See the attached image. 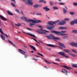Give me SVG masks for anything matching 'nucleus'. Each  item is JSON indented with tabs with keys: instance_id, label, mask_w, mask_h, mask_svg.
<instances>
[{
	"instance_id": "nucleus-1",
	"label": "nucleus",
	"mask_w": 77,
	"mask_h": 77,
	"mask_svg": "<svg viewBox=\"0 0 77 77\" xmlns=\"http://www.w3.org/2000/svg\"><path fill=\"white\" fill-rule=\"evenodd\" d=\"M59 21V20H57L55 22H53L51 21H49L48 23V25H46V28L48 29H49V30H51L54 27V26H53V24H55L56 23H58Z\"/></svg>"
},
{
	"instance_id": "nucleus-2",
	"label": "nucleus",
	"mask_w": 77,
	"mask_h": 77,
	"mask_svg": "<svg viewBox=\"0 0 77 77\" xmlns=\"http://www.w3.org/2000/svg\"><path fill=\"white\" fill-rule=\"evenodd\" d=\"M51 33H55L56 35H61V36H63V38L64 39H67V37H68V34H63V33H60V32H57L55 31H51Z\"/></svg>"
},
{
	"instance_id": "nucleus-3",
	"label": "nucleus",
	"mask_w": 77,
	"mask_h": 77,
	"mask_svg": "<svg viewBox=\"0 0 77 77\" xmlns=\"http://www.w3.org/2000/svg\"><path fill=\"white\" fill-rule=\"evenodd\" d=\"M48 39H54L55 40H58L60 39L59 38L55 37L53 34H50L49 35L46 36Z\"/></svg>"
},
{
	"instance_id": "nucleus-4",
	"label": "nucleus",
	"mask_w": 77,
	"mask_h": 77,
	"mask_svg": "<svg viewBox=\"0 0 77 77\" xmlns=\"http://www.w3.org/2000/svg\"><path fill=\"white\" fill-rule=\"evenodd\" d=\"M31 22L32 23H30L29 24V26L30 27H32V26H34L35 23H41V21L39 20L35 21L34 20H31Z\"/></svg>"
},
{
	"instance_id": "nucleus-5",
	"label": "nucleus",
	"mask_w": 77,
	"mask_h": 77,
	"mask_svg": "<svg viewBox=\"0 0 77 77\" xmlns=\"http://www.w3.org/2000/svg\"><path fill=\"white\" fill-rule=\"evenodd\" d=\"M25 3L27 5L28 4L29 5H33V2H32L31 0H23Z\"/></svg>"
},
{
	"instance_id": "nucleus-6",
	"label": "nucleus",
	"mask_w": 77,
	"mask_h": 77,
	"mask_svg": "<svg viewBox=\"0 0 77 77\" xmlns=\"http://www.w3.org/2000/svg\"><path fill=\"white\" fill-rule=\"evenodd\" d=\"M21 20H24L26 22L29 23L31 22L32 19H27V18L25 17H21Z\"/></svg>"
},
{
	"instance_id": "nucleus-7",
	"label": "nucleus",
	"mask_w": 77,
	"mask_h": 77,
	"mask_svg": "<svg viewBox=\"0 0 77 77\" xmlns=\"http://www.w3.org/2000/svg\"><path fill=\"white\" fill-rule=\"evenodd\" d=\"M37 32H38V33H39V34H43V35L47 34L46 32H44V30L42 29H38Z\"/></svg>"
},
{
	"instance_id": "nucleus-8",
	"label": "nucleus",
	"mask_w": 77,
	"mask_h": 77,
	"mask_svg": "<svg viewBox=\"0 0 77 77\" xmlns=\"http://www.w3.org/2000/svg\"><path fill=\"white\" fill-rule=\"evenodd\" d=\"M58 54H60V55H62L64 57H65L66 58H68V56H67L65 55V53L63 52H58Z\"/></svg>"
},
{
	"instance_id": "nucleus-9",
	"label": "nucleus",
	"mask_w": 77,
	"mask_h": 77,
	"mask_svg": "<svg viewBox=\"0 0 77 77\" xmlns=\"http://www.w3.org/2000/svg\"><path fill=\"white\" fill-rule=\"evenodd\" d=\"M18 52H19V53H21V54H23V55H26V53L25 52L23 51V50L21 49H18Z\"/></svg>"
},
{
	"instance_id": "nucleus-10",
	"label": "nucleus",
	"mask_w": 77,
	"mask_h": 77,
	"mask_svg": "<svg viewBox=\"0 0 77 77\" xmlns=\"http://www.w3.org/2000/svg\"><path fill=\"white\" fill-rule=\"evenodd\" d=\"M66 23V22L64 20H62L60 22H59L58 23L59 25H61V26H62L63 25H64Z\"/></svg>"
},
{
	"instance_id": "nucleus-11",
	"label": "nucleus",
	"mask_w": 77,
	"mask_h": 77,
	"mask_svg": "<svg viewBox=\"0 0 77 77\" xmlns=\"http://www.w3.org/2000/svg\"><path fill=\"white\" fill-rule=\"evenodd\" d=\"M70 45H71V46H73V47H75L77 48V42L75 43L73 42H72L71 43H70Z\"/></svg>"
},
{
	"instance_id": "nucleus-12",
	"label": "nucleus",
	"mask_w": 77,
	"mask_h": 77,
	"mask_svg": "<svg viewBox=\"0 0 77 77\" xmlns=\"http://www.w3.org/2000/svg\"><path fill=\"white\" fill-rule=\"evenodd\" d=\"M59 45L60 46H61V47H60V48H61V49H62V50H63V48H65V46L63 44L61 43H59Z\"/></svg>"
},
{
	"instance_id": "nucleus-13",
	"label": "nucleus",
	"mask_w": 77,
	"mask_h": 77,
	"mask_svg": "<svg viewBox=\"0 0 77 77\" xmlns=\"http://www.w3.org/2000/svg\"><path fill=\"white\" fill-rule=\"evenodd\" d=\"M0 18H1V20H3L5 21H6V20H8L7 19H6V18L4 17H3L1 15H0Z\"/></svg>"
},
{
	"instance_id": "nucleus-14",
	"label": "nucleus",
	"mask_w": 77,
	"mask_h": 77,
	"mask_svg": "<svg viewBox=\"0 0 77 77\" xmlns=\"http://www.w3.org/2000/svg\"><path fill=\"white\" fill-rule=\"evenodd\" d=\"M61 72H63V73H65L66 75H68V71L64 69H62Z\"/></svg>"
},
{
	"instance_id": "nucleus-15",
	"label": "nucleus",
	"mask_w": 77,
	"mask_h": 77,
	"mask_svg": "<svg viewBox=\"0 0 77 77\" xmlns=\"http://www.w3.org/2000/svg\"><path fill=\"white\" fill-rule=\"evenodd\" d=\"M43 9H44V10H45V11L46 12H47V11H50V9L49 8H48V6H46L45 7H44L43 8Z\"/></svg>"
},
{
	"instance_id": "nucleus-16",
	"label": "nucleus",
	"mask_w": 77,
	"mask_h": 77,
	"mask_svg": "<svg viewBox=\"0 0 77 77\" xmlns=\"http://www.w3.org/2000/svg\"><path fill=\"white\" fill-rule=\"evenodd\" d=\"M23 33H25V34H27V35H29L30 36H32V37H34V38H36V37L35 35H33L32 34H29L28 33H26L25 32H23Z\"/></svg>"
},
{
	"instance_id": "nucleus-17",
	"label": "nucleus",
	"mask_w": 77,
	"mask_h": 77,
	"mask_svg": "<svg viewBox=\"0 0 77 77\" xmlns=\"http://www.w3.org/2000/svg\"><path fill=\"white\" fill-rule=\"evenodd\" d=\"M59 29L60 30H65V29H67V28L65 27L60 26L59 27Z\"/></svg>"
},
{
	"instance_id": "nucleus-18",
	"label": "nucleus",
	"mask_w": 77,
	"mask_h": 77,
	"mask_svg": "<svg viewBox=\"0 0 77 77\" xmlns=\"http://www.w3.org/2000/svg\"><path fill=\"white\" fill-rule=\"evenodd\" d=\"M0 32H1L2 34V35H4V36H6L7 38H8V35H7V34H4V33H3V31H2V30H1V29L0 30Z\"/></svg>"
},
{
	"instance_id": "nucleus-19",
	"label": "nucleus",
	"mask_w": 77,
	"mask_h": 77,
	"mask_svg": "<svg viewBox=\"0 0 77 77\" xmlns=\"http://www.w3.org/2000/svg\"><path fill=\"white\" fill-rule=\"evenodd\" d=\"M63 67L65 68H66V69H72V68L69 67L68 66L65 65L63 66Z\"/></svg>"
},
{
	"instance_id": "nucleus-20",
	"label": "nucleus",
	"mask_w": 77,
	"mask_h": 77,
	"mask_svg": "<svg viewBox=\"0 0 77 77\" xmlns=\"http://www.w3.org/2000/svg\"><path fill=\"white\" fill-rule=\"evenodd\" d=\"M48 46H49V47H57V46H56L55 45H51V44H47Z\"/></svg>"
},
{
	"instance_id": "nucleus-21",
	"label": "nucleus",
	"mask_w": 77,
	"mask_h": 77,
	"mask_svg": "<svg viewBox=\"0 0 77 77\" xmlns=\"http://www.w3.org/2000/svg\"><path fill=\"white\" fill-rule=\"evenodd\" d=\"M29 46H30V47H31V48H32V49H33V50H34V51H36V48H35V47H34L31 45H29Z\"/></svg>"
},
{
	"instance_id": "nucleus-22",
	"label": "nucleus",
	"mask_w": 77,
	"mask_h": 77,
	"mask_svg": "<svg viewBox=\"0 0 77 77\" xmlns=\"http://www.w3.org/2000/svg\"><path fill=\"white\" fill-rule=\"evenodd\" d=\"M39 3H44L45 4L46 3V2L44 0H41L38 1Z\"/></svg>"
},
{
	"instance_id": "nucleus-23",
	"label": "nucleus",
	"mask_w": 77,
	"mask_h": 77,
	"mask_svg": "<svg viewBox=\"0 0 77 77\" xmlns=\"http://www.w3.org/2000/svg\"><path fill=\"white\" fill-rule=\"evenodd\" d=\"M64 51L65 53H69L70 51L68 49H65L64 50Z\"/></svg>"
},
{
	"instance_id": "nucleus-24",
	"label": "nucleus",
	"mask_w": 77,
	"mask_h": 77,
	"mask_svg": "<svg viewBox=\"0 0 77 77\" xmlns=\"http://www.w3.org/2000/svg\"><path fill=\"white\" fill-rule=\"evenodd\" d=\"M63 14H66L67 12V10L65 8H63Z\"/></svg>"
},
{
	"instance_id": "nucleus-25",
	"label": "nucleus",
	"mask_w": 77,
	"mask_h": 77,
	"mask_svg": "<svg viewBox=\"0 0 77 77\" xmlns=\"http://www.w3.org/2000/svg\"><path fill=\"white\" fill-rule=\"evenodd\" d=\"M8 14L10 15H13V14L10 11H7Z\"/></svg>"
},
{
	"instance_id": "nucleus-26",
	"label": "nucleus",
	"mask_w": 77,
	"mask_h": 77,
	"mask_svg": "<svg viewBox=\"0 0 77 77\" xmlns=\"http://www.w3.org/2000/svg\"><path fill=\"white\" fill-rule=\"evenodd\" d=\"M72 67H73L74 68H77V65L73 64L72 65Z\"/></svg>"
},
{
	"instance_id": "nucleus-27",
	"label": "nucleus",
	"mask_w": 77,
	"mask_h": 77,
	"mask_svg": "<svg viewBox=\"0 0 77 77\" xmlns=\"http://www.w3.org/2000/svg\"><path fill=\"white\" fill-rule=\"evenodd\" d=\"M8 41L9 42V43H10V44H12V45H13V46H14V47H15V45L14 44H13V43L12 42H11V41H10V40H8Z\"/></svg>"
},
{
	"instance_id": "nucleus-28",
	"label": "nucleus",
	"mask_w": 77,
	"mask_h": 77,
	"mask_svg": "<svg viewBox=\"0 0 77 77\" xmlns=\"http://www.w3.org/2000/svg\"><path fill=\"white\" fill-rule=\"evenodd\" d=\"M1 37L3 40H5V37L4 36H3V35H1Z\"/></svg>"
},
{
	"instance_id": "nucleus-29",
	"label": "nucleus",
	"mask_w": 77,
	"mask_h": 77,
	"mask_svg": "<svg viewBox=\"0 0 77 77\" xmlns=\"http://www.w3.org/2000/svg\"><path fill=\"white\" fill-rule=\"evenodd\" d=\"M72 33H77V31L76 30H72Z\"/></svg>"
},
{
	"instance_id": "nucleus-30",
	"label": "nucleus",
	"mask_w": 77,
	"mask_h": 77,
	"mask_svg": "<svg viewBox=\"0 0 77 77\" xmlns=\"http://www.w3.org/2000/svg\"><path fill=\"white\" fill-rule=\"evenodd\" d=\"M33 8H37L38 7V4H36L33 6Z\"/></svg>"
},
{
	"instance_id": "nucleus-31",
	"label": "nucleus",
	"mask_w": 77,
	"mask_h": 77,
	"mask_svg": "<svg viewBox=\"0 0 77 77\" xmlns=\"http://www.w3.org/2000/svg\"><path fill=\"white\" fill-rule=\"evenodd\" d=\"M69 54V55H70V56H72V57H75V54H73L72 53H70Z\"/></svg>"
},
{
	"instance_id": "nucleus-32",
	"label": "nucleus",
	"mask_w": 77,
	"mask_h": 77,
	"mask_svg": "<svg viewBox=\"0 0 77 77\" xmlns=\"http://www.w3.org/2000/svg\"><path fill=\"white\" fill-rule=\"evenodd\" d=\"M15 26H17L18 27L21 26V24L20 23H18L17 24H15Z\"/></svg>"
},
{
	"instance_id": "nucleus-33",
	"label": "nucleus",
	"mask_w": 77,
	"mask_h": 77,
	"mask_svg": "<svg viewBox=\"0 0 77 77\" xmlns=\"http://www.w3.org/2000/svg\"><path fill=\"white\" fill-rule=\"evenodd\" d=\"M53 9L54 10H57V9H58V8L57 7H53Z\"/></svg>"
},
{
	"instance_id": "nucleus-34",
	"label": "nucleus",
	"mask_w": 77,
	"mask_h": 77,
	"mask_svg": "<svg viewBox=\"0 0 77 77\" xmlns=\"http://www.w3.org/2000/svg\"><path fill=\"white\" fill-rule=\"evenodd\" d=\"M56 61H57L58 62H60V60L59 59V58H58L55 59Z\"/></svg>"
},
{
	"instance_id": "nucleus-35",
	"label": "nucleus",
	"mask_w": 77,
	"mask_h": 77,
	"mask_svg": "<svg viewBox=\"0 0 77 77\" xmlns=\"http://www.w3.org/2000/svg\"><path fill=\"white\" fill-rule=\"evenodd\" d=\"M45 61H46V62H45V63H47L48 64H50V63H51L47 61V60H45Z\"/></svg>"
},
{
	"instance_id": "nucleus-36",
	"label": "nucleus",
	"mask_w": 77,
	"mask_h": 77,
	"mask_svg": "<svg viewBox=\"0 0 77 77\" xmlns=\"http://www.w3.org/2000/svg\"><path fill=\"white\" fill-rule=\"evenodd\" d=\"M70 24L71 25H74V21H72L70 22Z\"/></svg>"
},
{
	"instance_id": "nucleus-37",
	"label": "nucleus",
	"mask_w": 77,
	"mask_h": 77,
	"mask_svg": "<svg viewBox=\"0 0 77 77\" xmlns=\"http://www.w3.org/2000/svg\"><path fill=\"white\" fill-rule=\"evenodd\" d=\"M15 11H16V12H17L18 13V14H20V12H19V10L17 9H15Z\"/></svg>"
},
{
	"instance_id": "nucleus-38",
	"label": "nucleus",
	"mask_w": 77,
	"mask_h": 77,
	"mask_svg": "<svg viewBox=\"0 0 77 77\" xmlns=\"http://www.w3.org/2000/svg\"><path fill=\"white\" fill-rule=\"evenodd\" d=\"M70 14H71V15H74L75 14L74 12H70Z\"/></svg>"
},
{
	"instance_id": "nucleus-39",
	"label": "nucleus",
	"mask_w": 77,
	"mask_h": 77,
	"mask_svg": "<svg viewBox=\"0 0 77 77\" xmlns=\"http://www.w3.org/2000/svg\"><path fill=\"white\" fill-rule=\"evenodd\" d=\"M37 54H38V55H40V56H42V57H44V56L42 55V54H41V53H37Z\"/></svg>"
},
{
	"instance_id": "nucleus-40",
	"label": "nucleus",
	"mask_w": 77,
	"mask_h": 77,
	"mask_svg": "<svg viewBox=\"0 0 77 77\" xmlns=\"http://www.w3.org/2000/svg\"><path fill=\"white\" fill-rule=\"evenodd\" d=\"M74 22L75 24H77V19H76L74 20Z\"/></svg>"
},
{
	"instance_id": "nucleus-41",
	"label": "nucleus",
	"mask_w": 77,
	"mask_h": 77,
	"mask_svg": "<svg viewBox=\"0 0 77 77\" xmlns=\"http://www.w3.org/2000/svg\"><path fill=\"white\" fill-rule=\"evenodd\" d=\"M73 5L75 6H77V3L76 2H74L73 3Z\"/></svg>"
},
{
	"instance_id": "nucleus-42",
	"label": "nucleus",
	"mask_w": 77,
	"mask_h": 77,
	"mask_svg": "<svg viewBox=\"0 0 77 77\" xmlns=\"http://www.w3.org/2000/svg\"><path fill=\"white\" fill-rule=\"evenodd\" d=\"M11 4L12 6H14V7H15V5H14V3H13L12 2L11 3Z\"/></svg>"
},
{
	"instance_id": "nucleus-43",
	"label": "nucleus",
	"mask_w": 77,
	"mask_h": 77,
	"mask_svg": "<svg viewBox=\"0 0 77 77\" xmlns=\"http://www.w3.org/2000/svg\"><path fill=\"white\" fill-rule=\"evenodd\" d=\"M37 15H42V13H38L36 14Z\"/></svg>"
},
{
	"instance_id": "nucleus-44",
	"label": "nucleus",
	"mask_w": 77,
	"mask_h": 77,
	"mask_svg": "<svg viewBox=\"0 0 77 77\" xmlns=\"http://www.w3.org/2000/svg\"><path fill=\"white\" fill-rule=\"evenodd\" d=\"M60 5H65V3H61L60 4Z\"/></svg>"
},
{
	"instance_id": "nucleus-45",
	"label": "nucleus",
	"mask_w": 77,
	"mask_h": 77,
	"mask_svg": "<svg viewBox=\"0 0 77 77\" xmlns=\"http://www.w3.org/2000/svg\"><path fill=\"white\" fill-rule=\"evenodd\" d=\"M60 32V33H65V32H66V31H62Z\"/></svg>"
},
{
	"instance_id": "nucleus-46",
	"label": "nucleus",
	"mask_w": 77,
	"mask_h": 77,
	"mask_svg": "<svg viewBox=\"0 0 77 77\" xmlns=\"http://www.w3.org/2000/svg\"><path fill=\"white\" fill-rule=\"evenodd\" d=\"M21 13L22 15H24V13H23V11H22L21 12Z\"/></svg>"
},
{
	"instance_id": "nucleus-47",
	"label": "nucleus",
	"mask_w": 77,
	"mask_h": 77,
	"mask_svg": "<svg viewBox=\"0 0 77 77\" xmlns=\"http://www.w3.org/2000/svg\"><path fill=\"white\" fill-rule=\"evenodd\" d=\"M32 39H33V40H34V41H36V42H37V40H36V39L32 37Z\"/></svg>"
},
{
	"instance_id": "nucleus-48",
	"label": "nucleus",
	"mask_w": 77,
	"mask_h": 77,
	"mask_svg": "<svg viewBox=\"0 0 77 77\" xmlns=\"http://www.w3.org/2000/svg\"><path fill=\"white\" fill-rule=\"evenodd\" d=\"M72 51H73V52H75V53H77V52L75 51L74 50H73V49H72Z\"/></svg>"
},
{
	"instance_id": "nucleus-49",
	"label": "nucleus",
	"mask_w": 77,
	"mask_h": 77,
	"mask_svg": "<svg viewBox=\"0 0 77 77\" xmlns=\"http://www.w3.org/2000/svg\"><path fill=\"white\" fill-rule=\"evenodd\" d=\"M64 20H65L66 21H68L69 20V18H67V19H65Z\"/></svg>"
},
{
	"instance_id": "nucleus-50",
	"label": "nucleus",
	"mask_w": 77,
	"mask_h": 77,
	"mask_svg": "<svg viewBox=\"0 0 77 77\" xmlns=\"http://www.w3.org/2000/svg\"><path fill=\"white\" fill-rule=\"evenodd\" d=\"M50 5H51V6H53V3H52L51 2H50Z\"/></svg>"
},
{
	"instance_id": "nucleus-51",
	"label": "nucleus",
	"mask_w": 77,
	"mask_h": 77,
	"mask_svg": "<svg viewBox=\"0 0 77 77\" xmlns=\"http://www.w3.org/2000/svg\"><path fill=\"white\" fill-rule=\"evenodd\" d=\"M52 63H54V64H56V65H59V64H58L57 63H54V62Z\"/></svg>"
},
{
	"instance_id": "nucleus-52",
	"label": "nucleus",
	"mask_w": 77,
	"mask_h": 77,
	"mask_svg": "<svg viewBox=\"0 0 77 77\" xmlns=\"http://www.w3.org/2000/svg\"><path fill=\"white\" fill-rule=\"evenodd\" d=\"M38 27H39V28H42V26H41L40 25H38Z\"/></svg>"
},
{
	"instance_id": "nucleus-53",
	"label": "nucleus",
	"mask_w": 77,
	"mask_h": 77,
	"mask_svg": "<svg viewBox=\"0 0 77 77\" xmlns=\"http://www.w3.org/2000/svg\"><path fill=\"white\" fill-rule=\"evenodd\" d=\"M26 29H27V30H30V31L32 30V29H30L27 28H26Z\"/></svg>"
},
{
	"instance_id": "nucleus-54",
	"label": "nucleus",
	"mask_w": 77,
	"mask_h": 77,
	"mask_svg": "<svg viewBox=\"0 0 77 77\" xmlns=\"http://www.w3.org/2000/svg\"><path fill=\"white\" fill-rule=\"evenodd\" d=\"M11 1H12V2H14V3H16L15 2V0H11Z\"/></svg>"
},
{
	"instance_id": "nucleus-55",
	"label": "nucleus",
	"mask_w": 77,
	"mask_h": 77,
	"mask_svg": "<svg viewBox=\"0 0 77 77\" xmlns=\"http://www.w3.org/2000/svg\"><path fill=\"white\" fill-rule=\"evenodd\" d=\"M39 8H41V7H42V5H38V7Z\"/></svg>"
},
{
	"instance_id": "nucleus-56",
	"label": "nucleus",
	"mask_w": 77,
	"mask_h": 77,
	"mask_svg": "<svg viewBox=\"0 0 77 77\" xmlns=\"http://www.w3.org/2000/svg\"><path fill=\"white\" fill-rule=\"evenodd\" d=\"M24 47L25 48H27L28 49V48H27V46H26L25 45H24Z\"/></svg>"
},
{
	"instance_id": "nucleus-57",
	"label": "nucleus",
	"mask_w": 77,
	"mask_h": 77,
	"mask_svg": "<svg viewBox=\"0 0 77 77\" xmlns=\"http://www.w3.org/2000/svg\"><path fill=\"white\" fill-rule=\"evenodd\" d=\"M44 31H45V32H47V33H48L49 32L48 31H47L46 30H45Z\"/></svg>"
},
{
	"instance_id": "nucleus-58",
	"label": "nucleus",
	"mask_w": 77,
	"mask_h": 77,
	"mask_svg": "<svg viewBox=\"0 0 77 77\" xmlns=\"http://www.w3.org/2000/svg\"><path fill=\"white\" fill-rule=\"evenodd\" d=\"M27 57H28V56H24V57H25V58H26Z\"/></svg>"
},
{
	"instance_id": "nucleus-59",
	"label": "nucleus",
	"mask_w": 77,
	"mask_h": 77,
	"mask_svg": "<svg viewBox=\"0 0 77 77\" xmlns=\"http://www.w3.org/2000/svg\"><path fill=\"white\" fill-rule=\"evenodd\" d=\"M37 42V43L38 44H40V43H39V42H38L37 41V42Z\"/></svg>"
},
{
	"instance_id": "nucleus-60",
	"label": "nucleus",
	"mask_w": 77,
	"mask_h": 77,
	"mask_svg": "<svg viewBox=\"0 0 77 77\" xmlns=\"http://www.w3.org/2000/svg\"><path fill=\"white\" fill-rule=\"evenodd\" d=\"M36 45H37V46H38V47H39V45H38V44H35Z\"/></svg>"
},
{
	"instance_id": "nucleus-61",
	"label": "nucleus",
	"mask_w": 77,
	"mask_h": 77,
	"mask_svg": "<svg viewBox=\"0 0 77 77\" xmlns=\"http://www.w3.org/2000/svg\"><path fill=\"white\" fill-rule=\"evenodd\" d=\"M35 56H36V57H39V56H37V55H35Z\"/></svg>"
},
{
	"instance_id": "nucleus-62",
	"label": "nucleus",
	"mask_w": 77,
	"mask_h": 77,
	"mask_svg": "<svg viewBox=\"0 0 77 77\" xmlns=\"http://www.w3.org/2000/svg\"><path fill=\"white\" fill-rule=\"evenodd\" d=\"M39 42H41V43H42V41H39Z\"/></svg>"
},
{
	"instance_id": "nucleus-63",
	"label": "nucleus",
	"mask_w": 77,
	"mask_h": 77,
	"mask_svg": "<svg viewBox=\"0 0 77 77\" xmlns=\"http://www.w3.org/2000/svg\"><path fill=\"white\" fill-rule=\"evenodd\" d=\"M75 72V73H76V74H77V72H76V71H75V72Z\"/></svg>"
},
{
	"instance_id": "nucleus-64",
	"label": "nucleus",
	"mask_w": 77,
	"mask_h": 77,
	"mask_svg": "<svg viewBox=\"0 0 77 77\" xmlns=\"http://www.w3.org/2000/svg\"><path fill=\"white\" fill-rule=\"evenodd\" d=\"M35 58H32V59L33 60H35Z\"/></svg>"
}]
</instances>
